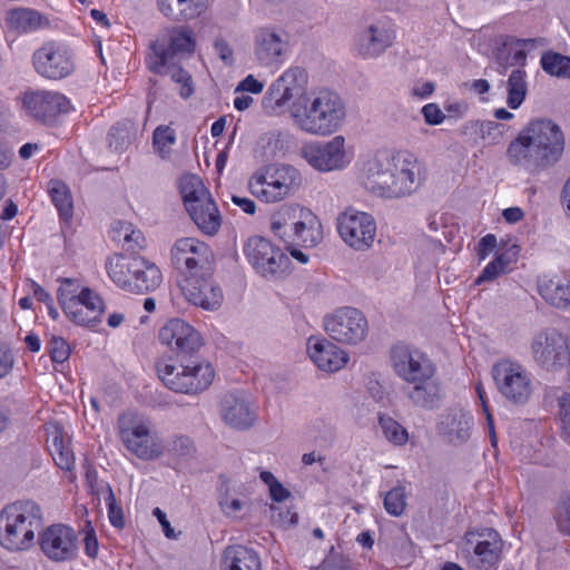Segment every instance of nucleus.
Listing matches in <instances>:
<instances>
[{"label":"nucleus","instance_id":"nucleus-3","mask_svg":"<svg viewBox=\"0 0 570 570\" xmlns=\"http://www.w3.org/2000/svg\"><path fill=\"white\" fill-rule=\"evenodd\" d=\"M562 129L552 120L533 119L509 144L510 164L537 175L557 165L564 153Z\"/></svg>","mask_w":570,"mask_h":570},{"label":"nucleus","instance_id":"nucleus-57","mask_svg":"<svg viewBox=\"0 0 570 570\" xmlns=\"http://www.w3.org/2000/svg\"><path fill=\"white\" fill-rule=\"evenodd\" d=\"M498 124L494 121H480L472 120L464 125L463 134L468 132H481L482 138H485V135H491V131L498 128Z\"/></svg>","mask_w":570,"mask_h":570},{"label":"nucleus","instance_id":"nucleus-49","mask_svg":"<svg viewBox=\"0 0 570 570\" xmlns=\"http://www.w3.org/2000/svg\"><path fill=\"white\" fill-rule=\"evenodd\" d=\"M405 505V489L403 487H395L385 494L384 507L390 514L401 515Z\"/></svg>","mask_w":570,"mask_h":570},{"label":"nucleus","instance_id":"nucleus-41","mask_svg":"<svg viewBox=\"0 0 570 570\" xmlns=\"http://www.w3.org/2000/svg\"><path fill=\"white\" fill-rule=\"evenodd\" d=\"M218 505L224 513L229 519H242L247 515L250 511V501L247 497L243 498H234L229 494L228 488H225V491L220 493L218 498Z\"/></svg>","mask_w":570,"mask_h":570},{"label":"nucleus","instance_id":"nucleus-24","mask_svg":"<svg viewBox=\"0 0 570 570\" xmlns=\"http://www.w3.org/2000/svg\"><path fill=\"white\" fill-rule=\"evenodd\" d=\"M393 43L389 29L381 22H374L363 28L355 40V51L363 58H376Z\"/></svg>","mask_w":570,"mask_h":570},{"label":"nucleus","instance_id":"nucleus-8","mask_svg":"<svg viewBox=\"0 0 570 570\" xmlns=\"http://www.w3.org/2000/svg\"><path fill=\"white\" fill-rule=\"evenodd\" d=\"M301 184V175L291 165H269L257 170L248 181L253 196L264 203L282 202Z\"/></svg>","mask_w":570,"mask_h":570},{"label":"nucleus","instance_id":"nucleus-55","mask_svg":"<svg viewBox=\"0 0 570 570\" xmlns=\"http://www.w3.org/2000/svg\"><path fill=\"white\" fill-rule=\"evenodd\" d=\"M35 537H0V544L9 551L28 550Z\"/></svg>","mask_w":570,"mask_h":570},{"label":"nucleus","instance_id":"nucleus-6","mask_svg":"<svg viewBox=\"0 0 570 570\" xmlns=\"http://www.w3.org/2000/svg\"><path fill=\"white\" fill-rule=\"evenodd\" d=\"M62 523L45 527L40 505L31 500L7 504L0 512V534H73Z\"/></svg>","mask_w":570,"mask_h":570},{"label":"nucleus","instance_id":"nucleus-32","mask_svg":"<svg viewBox=\"0 0 570 570\" xmlns=\"http://www.w3.org/2000/svg\"><path fill=\"white\" fill-rule=\"evenodd\" d=\"M48 442L50 454L61 470L72 471L75 466V455L69 445V438L57 424H51L48 429Z\"/></svg>","mask_w":570,"mask_h":570},{"label":"nucleus","instance_id":"nucleus-40","mask_svg":"<svg viewBox=\"0 0 570 570\" xmlns=\"http://www.w3.org/2000/svg\"><path fill=\"white\" fill-rule=\"evenodd\" d=\"M527 73L523 69H514L507 82V105L511 109L519 108L525 99L528 92Z\"/></svg>","mask_w":570,"mask_h":570},{"label":"nucleus","instance_id":"nucleus-15","mask_svg":"<svg viewBox=\"0 0 570 570\" xmlns=\"http://www.w3.org/2000/svg\"><path fill=\"white\" fill-rule=\"evenodd\" d=\"M493 379L499 392L514 404H524L532 386L527 371L518 363L501 361L493 366Z\"/></svg>","mask_w":570,"mask_h":570},{"label":"nucleus","instance_id":"nucleus-59","mask_svg":"<svg viewBox=\"0 0 570 570\" xmlns=\"http://www.w3.org/2000/svg\"><path fill=\"white\" fill-rule=\"evenodd\" d=\"M132 224L128 222H116L111 228V238L122 246L124 242L132 234Z\"/></svg>","mask_w":570,"mask_h":570},{"label":"nucleus","instance_id":"nucleus-43","mask_svg":"<svg viewBox=\"0 0 570 570\" xmlns=\"http://www.w3.org/2000/svg\"><path fill=\"white\" fill-rule=\"evenodd\" d=\"M60 283V287L57 292L58 302L63 313L68 311L70 314H75L72 309L77 308L76 301L80 297L82 287L79 282L73 278H62Z\"/></svg>","mask_w":570,"mask_h":570},{"label":"nucleus","instance_id":"nucleus-35","mask_svg":"<svg viewBox=\"0 0 570 570\" xmlns=\"http://www.w3.org/2000/svg\"><path fill=\"white\" fill-rule=\"evenodd\" d=\"M139 256L126 257L121 254H116L108 258L106 268L111 281L120 288L128 292L129 284L132 277L134 265L137 264Z\"/></svg>","mask_w":570,"mask_h":570},{"label":"nucleus","instance_id":"nucleus-54","mask_svg":"<svg viewBox=\"0 0 570 570\" xmlns=\"http://www.w3.org/2000/svg\"><path fill=\"white\" fill-rule=\"evenodd\" d=\"M49 353L53 362L63 363L69 358L70 347L62 337L52 336L49 342Z\"/></svg>","mask_w":570,"mask_h":570},{"label":"nucleus","instance_id":"nucleus-12","mask_svg":"<svg viewBox=\"0 0 570 570\" xmlns=\"http://www.w3.org/2000/svg\"><path fill=\"white\" fill-rule=\"evenodd\" d=\"M213 253L208 245L194 237H183L171 248L173 266L184 278L208 275Z\"/></svg>","mask_w":570,"mask_h":570},{"label":"nucleus","instance_id":"nucleus-53","mask_svg":"<svg viewBox=\"0 0 570 570\" xmlns=\"http://www.w3.org/2000/svg\"><path fill=\"white\" fill-rule=\"evenodd\" d=\"M559 415L562 424V435L570 444V393H563L558 399Z\"/></svg>","mask_w":570,"mask_h":570},{"label":"nucleus","instance_id":"nucleus-61","mask_svg":"<svg viewBox=\"0 0 570 570\" xmlns=\"http://www.w3.org/2000/svg\"><path fill=\"white\" fill-rule=\"evenodd\" d=\"M146 245V238L142 233L138 229H134L132 234L124 242L122 248L126 252L136 253L139 249L144 248Z\"/></svg>","mask_w":570,"mask_h":570},{"label":"nucleus","instance_id":"nucleus-5","mask_svg":"<svg viewBox=\"0 0 570 570\" xmlns=\"http://www.w3.org/2000/svg\"><path fill=\"white\" fill-rule=\"evenodd\" d=\"M271 230L285 244L313 247L322 239L317 217L299 205H283L271 215Z\"/></svg>","mask_w":570,"mask_h":570},{"label":"nucleus","instance_id":"nucleus-21","mask_svg":"<svg viewBox=\"0 0 570 570\" xmlns=\"http://www.w3.org/2000/svg\"><path fill=\"white\" fill-rule=\"evenodd\" d=\"M532 355L543 367L562 365L569 355L568 340L556 330L538 333L531 344Z\"/></svg>","mask_w":570,"mask_h":570},{"label":"nucleus","instance_id":"nucleus-26","mask_svg":"<svg viewBox=\"0 0 570 570\" xmlns=\"http://www.w3.org/2000/svg\"><path fill=\"white\" fill-rule=\"evenodd\" d=\"M222 417L229 426L244 430L254 424L256 414L246 399L227 394L222 401Z\"/></svg>","mask_w":570,"mask_h":570},{"label":"nucleus","instance_id":"nucleus-39","mask_svg":"<svg viewBox=\"0 0 570 570\" xmlns=\"http://www.w3.org/2000/svg\"><path fill=\"white\" fill-rule=\"evenodd\" d=\"M48 190L60 218L68 223L73 215V203L68 186L61 180H50Z\"/></svg>","mask_w":570,"mask_h":570},{"label":"nucleus","instance_id":"nucleus-58","mask_svg":"<svg viewBox=\"0 0 570 570\" xmlns=\"http://www.w3.org/2000/svg\"><path fill=\"white\" fill-rule=\"evenodd\" d=\"M422 115L428 125L436 126L443 122L445 115L436 104H428L422 108Z\"/></svg>","mask_w":570,"mask_h":570},{"label":"nucleus","instance_id":"nucleus-28","mask_svg":"<svg viewBox=\"0 0 570 570\" xmlns=\"http://www.w3.org/2000/svg\"><path fill=\"white\" fill-rule=\"evenodd\" d=\"M538 291L550 305L561 309L570 307V275H553L540 279Z\"/></svg>","mask_w":570,"mask_h":570},{"label":"nucleus","instance_id":"nucleus-13","mask_svg":"<svg viewBox=\"0 0 570 570\" xmlns=\"http://www.w3.org/2000/svg\"><path fill=\"white\" fill-rule=\"evenodd\" d=\"M244 254L255 271L265 277L282 275L289 269L288 256L264 237L248 238Z\"/></svg>","mask_w":570,"mask_h":570},{"label":"nucleus","instance_id":"nucleus-42","mask_svg":"<svg viewBox=\"0 0 570 570\" xmlns=\"http://www.w3.org/2000/svg\"><path fill=\"white\" fill-rule=\"evenodd\" d=\"M179 189L186 209L189 208L190 204L194 205L198 199L210 194L202 179L196 175L183 176L179 180Z\"/></svg>","mask_w":570,"mask_h":570},{"label":"nucleus","instance_id":"nucleus-56","mask_svg":"<svg viewBox=\"0 0 570 570\" xmlns=\"http://www.w3.org/2000/svg\"><path fill=\"white\" fill-rule=\"evenodd\" d=\"M171 79L177 83H181L180 96L183 98H188L193 95L191 77L186 70L180 67L174 68Z\"/></svg>","mask_w":570,"mask_h":570},{"label":"nucleus","instance_id":"nucleus-62","mask_svg":"<svg viewBox=\"0 0 570 570\" xmlns=\"http://www.w3.org/2000/svg\"><path fill=\"white\" fill-rule=\"evenodd\" d=\"M497 247V237L493 234H488L483 236L476 247V253L480 261L487 258L489 254H491Z\"/></svg>","mask_w":570,"mask_h":570},{"label":"nucleus","instance_id":"nucleus-9","mask_svg":"<svg viewBox=\"0 0 570 570\" xmlns=\"http://www.w3.org/2000/svg\"><path fill=\"white\" fill-rule=\"evenodd\" d=\"M324 330L335 342L357 345L367 337L368 322L362 311L345 306L324 317Z\"/></svg>","mask_w":570,"mask_h":570},{"label":"nucleus","instance_id":"nucleus-11","mask_svg":"<svg viewBox=\"0 0 570 570\" xmlns=\"http://www.w3.org/2000/svg\"><path fill=\"white\" fill-rule=\"evenodd\" d=\"M306 81L307 75L303 68L287 69L267 89L262 101L264 110L269 115L283 114L292 99L303 97Z\"/></svg>","mask_w":570,"mask_h":570},{"label":"nucleus","instance_id":"nucleus-16","mask_svg":"<svg viewBox=\"0 0 570 570\" xmlns=\"http://www.w3.org/2000/svg\"><path fill=\"white\" fill-rule=\"evenodd\" d=\"M392 367L396 375L409 384L432 379L434 366L430 358L417 348L403 343L396 344L391 350Z\"/></svg>","mask_w":570,"mask_h":570},{"label":"nucleus","instance_id":"nucleus-48","mask_svg":"<svg viewBox=\"0 0 570 570\" xmlns=\"http://www.w3.org/2000/svg\"><path fill=\"white\" fill-rule=\"evenodd\" d=\"M175 131L168 126H158L153 135V142L161 158L168 156L170 147L175 144Z\"/></svg>","mask_w":570,"mask_h":570},{"label":"nucleus","instance_id":"nucleus-63","mask_svg":"<svg viewBox=\"0 0 570 570\" xmlns=\"http://www.w3.org/2000/svg\"><path fill=\"white\" fill-rule=\"evenodd\" d=\"M264 89V83L258 81L253 75H248L236 87L235 92L259 94Z\"/></svg>","mask_w":570,"mask_h":570},{"label":"nucleus","instance_id":"nucleus-52","mask_svg":"<svg viewBox=\"0 0 570 570\" xmlns=\"http://www.w3.org/2000/svg\"><path fill=\"white\" fill-rule=\"evenodd\" d=\"M554 519L559 531L563 534H570V495L560 500Z\"/></svg>","mask_w":570,"mask_h":570},{"label":"nucleus","instance_id":"nucleus-22","mask_svg":"<svg viewBox=\"0 0 570 570\" xmlns=\"http://www.w3.org/2000/svg\"><path fill=\"white\" fill-rule=\"evenodd\" d=\"M180 286L190 303L205 309H215L223 301V292L212 279L210 271L208 275L184 278Z\"/></svg>","mask_w":570,"mask_h":570},{"label":"nucleus","instance_id":"nucleus-37","mask_svg":"<svg viewBox=\"0 0 570 570\" xmlns=\"http://www.w3.org/2000/svg\"><path fill=\"white\" fill-rule=\"evenodd\" d=\"M160 11L173 19H194L207 8V0H176L174 8L167 0H158Z\"/></svg>","mask_w":570,"mask_h":570},{"label":"nucleus","instance_id":"nucleus-33","mask_svg":"<svg viewBox=\"0 0 570 570\" xmlns=\"http://www.w3.org/2000/svg\"><path fill=\"white\" fill-rule=\"evenodd\" d=\"M412 387L406 389L405 394L416 406L433 409L441 399L440 385L432 379H423L411 383Z\"/></svg>","mask_w":570,"mask_h":570},{"label":"nucleus","instance_id":"nucleus-10","mask_svg":"<svg viewBox=\"0 0 570 570\" xmlns=\"http://www.w3.org/2000/svg\"><path fill=\"white\" fill-rule=\"evenodd\" d=\"M196 39L193 31L187 27H176L168 31V46L154 41L150 43L151 52L146 59V63L155 73H164L165 68L173 62L175 58H183L194 52Z\"/></svg>","mask_w":570,"mask_h":570},{"label":"nucleus","instance_id":"nucleus-7","mask_svg":"<svg viewBox=\"0 0 570 570\" xmlns=\"http://www.w3.org/2000/svg\"><path fill=\"white\" fill-rule=\"evenodd\" d=\"M118 433L128 451L142 460H156L165 453V446L151 423L144 416L127 412L118 417Z\"/></svg>","mask_w":570,"mask_h":570},{"label":"nucleus","instance_id":"nucleus-44","mask_svg":"<svg viewBox=\"0 0 570 570\" xmlns=\"http://www.w3.org/2000/svg\"><path fill=\"white\" fill-rule=\"evenodd\" d=\"M542 69L556 77L570 78V58L557 52H546L541 57Z\"/></svg>","mask_w":570,"mask_h":570},{"label":"nucleus","instance_id":"nucleus-64","mask_svg":"<svg viewBox=\"0 0 570 570\" xmlns=\"http://www.w3.org/2000/svg\"><path fill=\"white\" fill-rule=\"evenodd\" d=\"M475 391H476L479 400H480V402L482 404L483 411H484V413L487 415V421H488V425H489V432H490L492 444L495 445V434H494L493 419H492V416H491V414L489 412V407H488L487 399H485V391H484L483 385L481 383H476Z\"/></svg>","mask_w":570,"mask_h":570},{"label":"nucleus","instance_id":"nucleus-51","mask_svg":"<svg viewBox=\"0 0 570 570\" xmlns=\"http://www.w3.org/2000/svg\"><path fill=\"white\" fill-rule=\"evenodd\" d=\"M102 492L106 494L105 500L108 505V513H109V520L114 527L117 529H122L125 522H124V515L122 511L119 507L116 505V499L114 495V492L109 484H105L101 487L100 490H97V492Z\"/></svg>","mask_w":570,"mask_h":570},{"label":"nucleus","instance_id":"nucleus-34","mask_svg":"<svg viewBox=\"0 0 570 570\" xmlns=\"http://www.w3.org/2000/svg\"><path fill=\"white\" fill-rule=\"evenodd\" d=\"M223 563L227 570H262L258 554L246 547H228Z\"/></svg>","mask_w":570,"mask_h":570},{"label":"nucleus","instance_id":"nucleus-47","mask_svg":"<svg viewBox=\"0 0 570 570\" xmlns=\"http://www.w3.org/2000/svg\"><path fill=\"white\" fill-rule=\"evenodd\" d=\"M165 446V452L175 456V458H191L196 448L190 438L185 435H176L171 440L167 442Z\"/></svg>","mask_w":570,"mask_h":570},{"label":"nucleus","instance_id":"nucleus-20","mask_svg":"<svg viewBox=\"0 0 570 570\" xmlns=\"http://www.w3.org/2000/svg\"><path fill=\"white\" fill-rule=\"evenodd\" d=\"M288 35L281 29L263 27L254 36V53L261 66L278 67L288 51Z\"/></svg>","mask_w":570,"mask_h":570},{"label":"nucleus","instance_id":"nucleus-50","mask_svg":"<svg viewBox=\"0 0 570 570\" xmlns=\"http://www.w3.org/2000/svg\"><path fill=\"white\" fill-rule=\"evenodd\" d=\"M534 40L532 39H514L510 38L508 41L503 43L504 48L508 46H511V48L508 50L511 57V66H524L527 60V52L524 50V47L528 45H532Z\"/></svg>","mask_w":570,"mask_h":570},{"label":"nucleus","instance_id":"nucleus-2","mask_svg":"<svg viewBox=\"0 0 570 570\" xmlns=\"http://www.w3.org/2000/svg\"><path fill=\"white\" fill-rule=\"evenodd\" d=\"M361 179L365 188L380 196L401 198L423 185L425 170L409 151L380 150L362 164Z\"/></svg>","mask_w":570,"mask_h":570},{"label":"nucleus","instance_id":"nucleus-29","mask_svg":"<svg viewBox=\"0 0 570 570\" xmlns=\"http://www.w3.org/2000/svg\"><path fill=\"white\" fill-rule=\"evenodd\" d=\"M134 267L132 277L129 281V293L146 294L160 285L161 273L154 263L139 256Z\"/></svg>","mask_w":570,"mask_h":570},{"label":"nucleus","instance_id":"nucleus-17","mask_svg":"<svg viewBox=\"0 0 570 570\" xmlns=\"http://www.w3.org/2000/svg\"><path fill=\"white\" fill-rule=\"evenodd\" d=\"M337 228L343 240L356 250L367 249L376 234L374 218L367 213L352 208L338 216Z\"/></svg>","mask_w":570,"mask_h":570},{"label":"nucleus","instance_id":"nucleus-36","mask_svg":"<svg viewBox=\"0 0 570 570\" xmlns=\"http://www.w3.org/2000/svg\"><path fill=\"white\" fill-rule=\"evenodd\" d=\"M43 553L56 561L72 558L77 551V537H39Z\"/></svg>","mask_w":570,"mask_h":570},{"label":"nucleus","instance_id":"nucleus-25","mask_svg":"<svg viewBox=\"0 0 570 570\" xmlns=\"http://www.w3.org/2000/svg\"><path fill=\"white\" fill-rule=\"evenodd\" d=\"M76 303L77 308L72 309L75 314H70L68 311L65 313L72 323L79 326L94 327L101 322L106 306L98 293L89 287H83Z\"/></svg>","mask_w":570,"mask_h":570},{"label":"nucleus","instance_id":"nucleus-38","mask_svg":"<svg viewBox=\"0 0 570 570\" xmlns=\"http://www.w3.org/2000/svg\"><path fill=\"white\" fill-rule=\"evenodd\" d=\"M501 553L499 540L478 542L470 558V563L476 570H490L498 563Z\"/></svg>","mask_w":570,"mask_h":570},{"label":"nucleus","instance_id":"nucleus-4","mask_svg":"<svg viewBox=\"0 0 570 570\" xmlns=\"http://www.w3.org/2000/svg\"><path fill=\"white\" fill-rule=\"evenodd\" d=\"M291 115L301 130L309 135L325 137L342 127L346 109L337 94L322 89L294 101Z\"/></svg>","mask_w":570,"mask_h":570},{"label":"nucleus","instance_id":"nucleus-19","mask_svg":"<svg viewBox=\"0 0 570 570\" xmlns=\"http://www.w3.org/2000/svg\"><path fill=\"white\" fill-rule=\"evenodd\" d=\"M22 106L30 117L42 124L55 122L71 107L62 94L49 90L27 91L22 98Z\"/></svg>","mask_w":570,"mask_h":570},{"label":"nucleus","instance_id":"nucleus-45","mask_svg":"<svg viewBox=\"0 0 570 570\" xmlns=\"http://www.w3.org/2000/svg\"><path fill=\"white\" fill-rule=\"evenodd\" d=\"M379 424L385 439L396 446L404 445L409 440V433L397 421L391 416L381 415Z\"/></svg>","mask_w":570,"mask_h":570},{"label":"nucleus","instance_id":"nucleus-18","mask_svg":"<svg viewBox=\"0 0 570 570\" xmlns=\"http://www.w3.org/2000/svg\"><path fill=\"white\" fill-rule=\"evenodd\" d=\"M301 156L308 165L320 171L342 169L348 164L343 136H335L325 142L313 141L305 144L301 148Z\"/></svg>","mask_w":570,"mask_h":570},{"label":"nucleus","instance_id":"nucleus-46","mask_svg":"<svg viewBox=\"0 0 570 570\" xmlns=\"http://www.w3.org/2000/svg\"><path fill=\"white\" fill-rule=\"evenodd\" d=\"M512 261L513 259L510 258L508 254L497 255V257L483 268L482 273L475 279V284L494 281L498 276L507 272Z\"/></svg>","mask_w":570,"mask_h":570},{"label":"nucleus","instance_id":"nucleus-27","mask_svg":"<svg viewBox=\"0 0 570 570\" xmlns=\"http://www.w3.org/2000/svg\"><path fill=\"white\" fill-rule=\"evenodd\" d=\"M186 210L203 234L214 236L218 233L222 216L210 194L198 199L196 204H190Z\"/></svg>","mask_w":570,"mask_h":570},{"label":"nucleus","instance_id":"nucleus-1","mask_svg":"<svg viewBox=\"0 0 570 570\" xmlns=\"http://www.w3.org/2000/svg\"><path fill=\"white\" fill-rule=\"evenodd\" d=\"M158 338L180 357H163L156 362V372L164 385L184 394L207 390L215 371L209 362L193 357L203 345L200 334L185 321L173 318L159 330Z\"/></svg>","mask_w":570,"mask_h":570},{"label":"nucleus","instance_id":"nucleus-14","mask_svg":"<svg viewBox=\"0 0 570 570\" xmlns=\"http://www.w3.org/2000/svg\"><path fill=\"white\" fill-rule=\"evenodd\" d=\"M32 63L38 75L51 80L68 77L75 69L70 50L62 43L49 41L33 52Z\"/></svg>","mask_w":570,"mask_h":570},{"label":"nucleus","instance_id":"nucleus-31","mask_svg":"<svg viewBox=\"0 0 570 570\" xmlns=\"http://www.w3.org/2000/svg\"><path fill=\"white\" fill-rule=\"evenodd\" d=\"M473 419L461 409H453L441 422V432L452 444L466 442L471 434Z\"/></svg>","mask_w":570,"mask_h":570},{"label":"nucleus","instance_id":"nucleus-30","mask_svg":"<svg viewBox=\"0 0 570 570\" xmlns=\"http://www.w3.org/2000/svg\"><path fill=\"white\" fill-rule=\"evenodd\" d=\"M6 24L12 31L28 33L49 27V20L35 9L16 8L7 12Z\"/></svg>","mask_w":570,"mask_h":570},{"label":"nucleus","instance_id":"nucleus-23","mask_svg":"<svg viewBox=\"0 0 570 570\" xmlns=\"http://www.w3.org/2000/svg\"><path fill=\"white\" fill-rule=\"evenodd\" d=\"M307 353L313 363L327 373L340 371L348 361V354L326 338H308Z\"/></svg>","mask_w":570,"mask_h":570},{"label":"nucleus","instance_id":"nucleus-60","mask_svg":"<svg viewBox=\"0 0 570 570\" xmlns=\"http://www.w3.org/2000/svg\"><path fill=\"white\" fill-rule=\"evenodd\" d=\"M14 364L12 351L4 344H0V380L7 376Z\"/></svg>","mask_w":570,"mask_h":570}]
</instances>
